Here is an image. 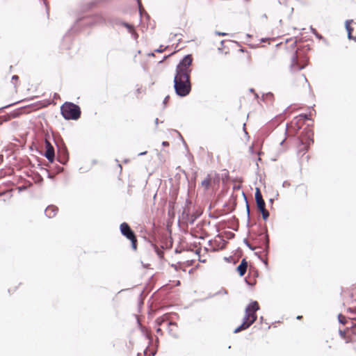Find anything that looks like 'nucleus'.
Returning <instances> with one entry per match:
<instances>
[{"instance_id": "72a5a7b5", "label": "nucleus", "mask_w": 356, "mask_h": 356, "mask_svg": "<svg viewBox=\"0 0 356 356\" xmlns=\"http://www.w3.org/2000/svg\"><path fill=\"white\" fill-rule=\"evenodd\" d=\"M248 211L249 212V207L247 206Z\"/></svg>"}, {"instance_id": "39448f33", "label": "nucleus", "mask_w": 356, "mask_h": 356, "mask_svg": "<svg viewBox=\"0 0 356 356\" xmlns=\"http://www.w3.org/2000/svg\"><path fill=\"white\" fill-rule=\"evenodd\" d=\"M220 181L219 175L215 171H211L202 178L200 186L205 191H214L219 188Z\"/></svg>"}, {"instance_id": "ddd939ff", "label": "nucleus", "mask_w": 356, "mask_h": 356, "mask_svg": "<svg viewBox=\"0 0 356 356\" xmlns=\"http://www.w3.org/2000/svg\"><path fill=\"white\" fill-rule=\"evenodd\" d=\"M44 147L45 149V153L44 156H55L54 148L53 145L47 139L44 140Z\"/></svg>"}, {"instance_id": "423d86ee", "label": "nucleus", "mask_w": 356, "mask_h": 356, "mask_svg": "<svg viewBox=\"0 0 356 356\" xmlns=\"http://www.w3.org/2000/svg\"><path fill=\"white\" fill-rule=\"evenodd\" d=\"M309 119L306 114L296 116L286 126V134L288 137L294 136L304 125L305 120Z\"/></svg>"}, {"instance_id": "5701e85b", "label": "nucleus", "mask_w": 356, "mask_h": 356, "mask_svg": "<svg viewBox=\"0 0 356 356\" xmlns=\"http://www.w3.org/2000/svg\"><path fill=\"white\" fill-rule=\"evenodd\" d=\"M156 332L157 333H160L161 334H162V330H161V327H158L156 329Z\"/></svg>"}, {"instance_id": "6ab92c4d", "label": "nucleus", "mask_w": 356, "mask_h": 356, "mask_svg": "<svg viewBox=\"0 0 356 356\" xmlns=\"http://www.w3.org/2000/svg\"><path fill=\"white\" fill-rule=\"evenodd\" d=\"M339 333H340V335H341L343 339H346V342H347V343L350 342V340H349L348 339H346V333H345V332L340 331V332H339Z\"/></svg>"}, {"instance_id": "f03ea898", "label": "nucleus", "mask_w": 356, "mask_h": 356, "mask_svg": "<svg viewBox=\"0 0 356 356\" xmlns=\"http://www.w3.org/2000/svg\"><path fill=\"white\" fill-rule=\"evenodd\" d=\"M273 57L283 61L289 60L291 70L295 71L302 70L307 64V60L300 56V54L298 52L296 42L289 44H280L273 54Z\"/></svg>"}, {"instance_id": "0eeeda50", "label": "nucleus", "mask_w": 356, "mask_h": 356, "mask_svg": "<svg viewBox=\"0 0 356 356\" xmlns=\"http://www.w3.org/2000/svg\"><path fill=\"white\" fill-rule=\"evenodd\" d=\"M61 113L66 120H78L81 115V109L79 106L71 103L65 102L62 105Z\"/></svg>"}, {"instance_id": "20e7f679", "label": "nucleus", "mask_w": 356, "mask_h": 356, "mask_svg": "<svg viewBox=\"0 0 356 356\" xmlns=\"http://www.w3.org/2000/svg\"><path fill=\"white\" fill-rule=\"evenodd\" d=\"M313 136L314 133L311 129H305L299 138L294 139L298 154H305L307 152L310 145L314 143Z\"/></svg>"}, {"instance_id": "c85d7f7f", "label": "nucleus", "mask_w": 356, "mask_h": 356, "mask_svg": "<svg viewBox=\"0 0 356 356\" xmlns=\"http://www.w3.org/2000/svg\"><path fill=\"white\" fill-rule=\"evenodd\" d=\"M100 22H104V19L103 18L100 17Z\"/></svg>"}, {"instance_id": "9d476101", "label": "nucleus", "mask_w": 356, "mask_h": 356, "mask_svg": "<svg viewBox=\"0 0 356 356\" xmlns=\"http://www.w3.org/2000/svg\"><path fill=\"white\" fill-rule=\"evenodd\" d=\"M255 200H256L257 208L260 211V212L262 213V217H263L264 220H266L269 216V212L266 209L265 202L263 199L261 191H260L259 188H256Z\"/></svg>"}, {"instance_id": "2eb2a0df", "label": "nucleus", "mask_w": 356, "mask_h": 356, "mask_svg": "<svg viewBox=\"0 0 356 356\" xmlns=\"http://www.w3.org/2000/svg\"><path fill=\"white\" fill-rule=\"evenodd\" d=\"M238 52L244 56L246 63H250L251 60V56L249 52L245 51L243 49H238Z\"/></svg>"}, {"instance_id": "aec40b11", "label": "nucleus", "mask_w": 356, "mask_h": 356, "mask_svg": "<svg viewBox=\"0 0 356 356\" xmlns=\"http://www.w3.org/2000/svg\"><path fill=\"white\" fill-rule=\"evenodd\" d=\"M300 79L303 82V83H305L307 82V79L304 75H300Z\"/></svg>"}, {"instance_id": "4468645a", "label": "nucleus", "mask_w": 356, "mask_h": 356, "mask_svg": "<svg viewBox=\"0 0 356 356\" xmlns=\"http://www.w3.org/2000/svg\"><path fill=\"white\" fill-rule=\"evenodd\" d=\"M248 268V262L245 259H243L241 264L238 266L236 268V271L238 273V274L241 276H243L245 275Z\"/></svg>"}, {"instance_id": "9b49d317", "label": "nucleus", "mask_w": 356, "mask_h": 356, "mask_svg": "<svg viewBox=\"0 0 356 356\" xmlns=\"http://www.w3.org/2000/svg\"><path fill=\"white\" fill-rule=\"evenodd\" d=\"M46 158L47 159V161L45 163V165L51 169L54 168V167L51 165L54 164V163L56 160L58 161V162L64 164V163H65V162L67 161V159H68V157H46Z\"/></svg>"}, {"instance_id": "a211bd4d", "label": "nucleus", "mask_w": 356, "mask_h": 356, "mask_svg": "<svg viewBox=\"0 0 356 356\" xmlns=\"http://www.w3.org/2000/svg\"><path fill=\"white\" fill-rule=\"evenodd\" d=\"M156 251L159 257L162 258L163 256V252L159 250L158 248H156Z\"/></svg>"}, {"instance_id": "f704fd0d", "label": "nucleus", "mask_w": 356, "mask_h": 356, "mask_svg": "<svg viewBox=\"0 0 356 356\" xmlns=\"http://www.w3.org/2000/svg\"><path fill=\"white\" fill-rule=\"evenodd\" d=\"M1 124V122H0V124Z\"/></svg>"}, {"instance_id": "7ed1b4c3", "label": "nucleus", "mask_w": 356, "mask_h": 356, "mask_svg": "<svg viewBox=\"0 0 356 356\" xmlns=\"http://www.w3.org/2000/svg\"><path fill=\"white\" fill-rule=\"evenodd\" d=\"M259 309V305L257 301L250 302L245 309L242 324L234 330V333L240 332L250 327L256 321L257 318L256 312Z\"/></svg>"}, {"instance_id": "f257e3e1", "label": "nucleus", "mask_w": 356, "mask_h": 356, "mask_svg": "<svg viewBox=\"0 0 356 356\" xmlns=\"http://www.w3.org/2000/svg\"><path fill=\"white\" fill-rule=\"evenodd\" d=\"M193 58L191 55L186 56L177 67L176 74L174 79L176 93L181 97H185L191 90L190 74L191 65Z\"/></svg>"}, {"instance_id": "f8f14e48", "label": "nucleus", "mask_w": 356, "mask_h": 356, "mask_svg": "<svg viewBox=\"0 0 356 356\" xmlns=\"http://www.w3.org/2000/svg\"><path fill=\"white\" fill-rule=\"evenodd\" d=\"M58 211V209L56 206L50 205L46 208L44 213L48 218H51L56 216Z\"/></svg>"}, {"instance_id": "412c9836", "label": "nucleus", "mask_w": 356, "mask_h": 356, "mask_svg": "<svg viewBox=\"0 0 356 356\" xmlns=\"http://www.w3.org/2000/svg\"><path fill=\"white\" fill-rule=\"evenodd\" d=\"M348 311L351 313H355L356 314V307L353 308H348Z\"/></svg>"}, {"instance_id": "6e6552de", "label": "nucleus", "mask_w": 356, "mask_h": 356, "mask_svg": "<svg viewBox=\"0 0 356 356\" xmlns=\"http://www.w3.org/2000/svg\"><path fill=\"white\" fill-rule=\"evenodd\" d=\"M170 315L165 314L164 315L159 317L156 320L157 325L161 326H166L168 333L173 337H178V325L176 323H172L170 321Z\"/></svg>"}, {"instance_id": "a878e982", "label": "nucleus", "mask_w": 356, "mask_h": 356, "mask_svg": "<svg viewBox=\"0 0 356 356\" xmlns=\"http://www.w3.org/2000/svg\"><path fill=\"white\" fill-rule=\"evenodd\" d=\"M163 145H165H165H168V142H163Z\"/></svg>"}, {"instance_id": "bb28decb", "label": "nucleus", "mask_w": 356, "mask_h": 356, "mask_svg": "<svg viewBox=\"0 0 356 356\" xmlns=\"http://www.w3.org/2000/svg\"><path fill=\"white\" fill-rule=\"evenodd\" d=\"M13 79H18V76H16V75H15V76H13Z\"/></svg>"}, {"instance_id": "f3484780", "label": "nucleus", "mask_w": 356, "mask_h": 356, "mask_svg": "<svg viewBox=\"0 0 356 356\" xmlns=\"http://www.w3.org/2000/svg\"><path fill=\"white\" fill-rule=\"evenodd\" d=\"M338 318H339V321L342 324H346V317L345 316L342 315V314H339L338 316Z\"/></svg>"}, {"instance_id": "393cba45", "label": "nucleus", "mask_w": 356, "mask_h": 356, "mask_svg": "<svg viewBox=\"0 0 356 356\" xmlns=\"http://www.w3.org/2000/svg\"><path fill=\"white\" fill-rule=\"evenodd\" d=\"M168 99H169V97H166L165 100H164V103H166V102H168Z\"/></svg>"}, {"instance_id": "dca6fc26", "label": "nucleus", "mask_w": 356, "mask_h": 356, "mask_svg": "<svg viewBox=\"0 0 356 356\" xmlns=\"http://www.w3.org/2000/svg\"><path fill=\"white\" fill-rule=\"evenodd\" d=\"M195 260L194 259H188L186 261L183 263L179 264V268H181L183 266H191L194 264Z\"/></svg>"}, {"instance_id": "cd10ccee", "label": "nucleus", "mask_w": 356, "mask_h": 356, "mask_svg": "<svg viewBox=\"0 0 356 356\" xmlns=\"http://www.w3.org/2000/svg\"><path fill=\"white\" fill-rule=\"evenodd\" d=\"M297 318H298V319H302V316H298L297 317Z\"/></svg>"}, {"instance_id": "4be33fe9", "label": "nucleus", "mask_w": 356, "mask_h": 356, "mask_svg": "<svg viewBox=\"0 0 356 356\" xmlns=\"http://www.w3.org/2000/svg\"><path fill=\"white\" fill-rule=\"evenodd\" d=\"M352 327H356V318L352 320Z\"/></svg>"}, {"instance_id": "b1692460", "label": "nucleus", "mask_w": 356, "mask_h": 356, "mask_svg": "<svg viewBox=\"0 0 356 356\" xmlns=\"http://www.w3.org/2000/svg\"><path fill=\"white\" fill-rule=\"evenodd\" d=\"M126 26L130 30V31H132L134 29H133V26H130L129 24H126Z\"/></svg>"}, {"instance_id": "c756f323", "label": "nucleus", "mask_w": 356, "mask_h": 356, "mask_svg": "<svg viewBox=\"0 0 356 356\" xmlns=\"http://www.w3.org/2000/svg\"><path fill=\"white\" fill-rule=\"evenodd\" d=\"M3 161V157H0V163Z\"/></svg>"}, {"instance_id": "7c9ffc66", "label": "nucleus", "mask_w": 356, "mask_h": 356, "mask_svg": "<svg viewBox=\"0 0 356 356\" xmlns=\"http://www.w3.org/2000/svg\"><path fill=\"white\" fill-rule=\"evenodd\" d=\"M144 154H145V152H141V153L139 154V156H142Z\"/></svg>"}, {"instance_id": "2f4dec72", "label": "nucleus", "mask_w": 356, "mask_h": 356, "mask_svg": "<svg viewBox=\"0 0 356 356\" xmlns=\"http://www.w3.org/2000/svg\"><path fill=\"white\" fill-rule=\"evenodd\" d=\"M261 152H259L257 153L258 156H261Z\"/></svg>"}, {"instance_id": "473e14b6", "label": "nucleus", "mask_w": 356, "mask_h": 356, "mask_svg": "<svg viewBox=\"0 0 356 356\" xmlns=\"http://www.w3.org/2000/svg\"><path fill=\"white\" fill-rule=\"evenodd\" d=\"M219 35H225V33H219Z\"/></svg>"}, {"instance_id": "1a4fd4ad", "label": "nucleus", "mask_w": 356, "mask_h": 356, "mask_svg": "<svg viewBox=\"0 0 356 356\" xmlns=\"http://www.w3.org/2000/svg\"><path fill=\"white\" fill-rule=\"evenodd\" d=\"M120 231L122 235L126 236L131 242V246L134 250L137 248V239L134 232L127 222H122L120 225Z\"/></svg>"}]
</instances>
